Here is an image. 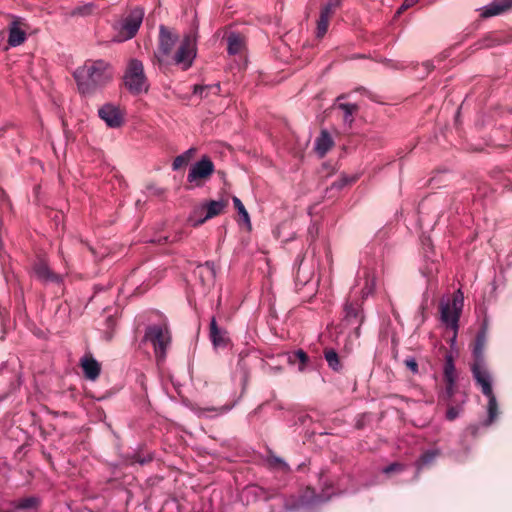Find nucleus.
<instances>
[{
  "instance_id": "54",
  "label": "nucleus",
  "mask_w": 512,
  "mask_h": 512,
  "mask_svg": "<svg viewBox=\"0 0 512 512\" xmlns=\"http://www.w3.org/2000/svg\"><path fill=\"white\" fill-rule=\"evenodd\" d=\"M148 461H150V459L143 458V459L139 460V463H140L141 465H144V464H145V463H147Z\"/></svg>"
},
{
  "instance_id": "27",
  "label": "nucleus",
  "mask_w": 512,
  "mask_h": 512,
  "mask_svg": "<svg viewBox=\"0 0 512 512\" xmlns=\"http://www.w3.org/2000/svg\"><path fill=\"white\" fill-rule=\"evenodd\" d=\"M26 40V33L22 30L16 21H13L9 28L8 44L11 47H16L24 43Z\"/></svg>"
},
{
  "instance_id": "52",
  "label": "nucleus",
  "mask_w": 512,
  "mask_h": 512,
  "mask_svg": "<svg viewBox=\"0 0 512 512\" xmlns=\"http://www.w3.org/2000/svg\"><path fill=\"white\" fill-rule=\"evenodd\" d=\"M299 272H300V269H298V271H297V274H296V281H300L301 283L306 284V283L308 282V280L301 281V280H300V276H299Z\"/></svg>"
},
{
  "instance_id": "26",
  "label": "nucleus",
  "mask_w": 512,
  "mask_h": 512,
  "mask_svg": "<svg viewBox=\"0 0 512 512\" xmlns=\"http://www.w3.org/2000/svg\"><path fill=\"white\" fill-rule=\"evenodd\" d=\"M244 47V39L240 33L232 31L227 35V52L229 55L239 54Z\"/></svg>"
},
{
  "instance_id": "22",
  "label": "nucleus",
  "mask_w": 512,
  "mask_h": 512,
  "mask_svg": "<svg viewBox=\"0 0 512 512\" xmlns=\"http://www.w3.org/2000/svg\"><path fill=\"white\" fill-rule=\"evenodd\" d=\"M334 146V141L330 133L323 129L315 140L314 150L319 157H324Z\"/></svg>"
},
{
  "instance_id": "56",
  "label": "nucleus",
  "mask_w": 512,
  "mask_h": 512,
  "mask_svg": "<svg viewBox=\"0 0 512 512\" xmlns=\"http://www.w3.org/2000/svg\"><path fill=\"white\" fill-rule=\"evenodd\" d=\"M7 397V394L0 395V403L4 401Z\"/></svg>"
},
{
  "instance_id": "8",
  "label": "nucleus",
  "mask_w": 512,
  "mask_h": 512,
  "mask_svg": "<svg viewBox=\"0 0 512 512\" xmlns=\"http://www.w3.org/2000/svg\"><path fill=\"white\" fill-rule=\"evenodd\" d=\"M464 306V294L461 289L453 293L452 299L440 302V318L443 324L457 332L459 319Z\"/></svg>"
},
{
  "instance_id": "16",
  "label": "nucleus",
  "mask_w": 512,
  "mask_h": 512,
  "mask_svg": "<svg viewBox=\"0 0 512 512\" xmlns=\"http://www.w3.org/2000/svg\"><path fill=\"white\" fill-rule=\"evenodd\" d=\"M342 0H327L321 6L319 18L316 22V37L322 38L328 30L330 18L341 7Z\"/></svg>"
},
{
  "instance_id": "38",
  "label": "nucleus",
  "mask_w": 512,
  "mask_h": 512,
  "mask_svg": "<svg viewBox=\"0 0 512 512\" xmlns=\"http://www.w3.org/2000/svg\"><path fill=\"white\" fill-rule=\"evenodd\" d=\"M445 390L443 394L441 395V399L445 402H451L452 398L455 395V388H456V381L452 382H445Z\"/></svg>"
},
{
  "instance_id": "3",
  "label": "nucleus",
  "mask_w": 512,
  "mask_h": 512,
  "mask_svg": "<svg viewBox=\"0 0 512 512\" xmlns=\"http://www.w3.org/2000/svg\"><path fill=\"white\" fill-rule=\"evenodd\" d=\"M335 495L332 485H326L320 493L312 487H306L298 496L284 499V508L287 512L304 510L316 512L320 506L327 503Z\"/></svg>"
},
{
  "instance_id": "13",
  "label": "nucleus",
  "mask_w": 512,
  "mask_h": 512,
  "mask_svg": "<svg viewBox=\"0 0 512 512\" xmlns=\"http://www.w3.org/2000/svg\"><path fill=\"white\" fill-rule=\"evenodd\" d=\"M145 10L143 7L137 6L133 8L129 14L120 23V38L118 42L127 41L136 36L143 22Z\"/></svg>"
},
{
  "instance_id": "10",
  "label": "nucleus",
  "mask_w": 512,
  "mask_h": 512,
  "mask_svg": "<svg viewBox=\"0 0 512 512\" xmlns=\"http://www.w3.org/2000/svg\"><path fill=\"white\" fill-rule=\"evenodd\" d=\"M365 318L363 302L359 299H346L343 305L342 322L344 325L354 328V335L356 338L361 336V326L364 323Z\"/></svg>"
},
{
  "instance_id": "57",
  "label": "nucleus",
  "mask_w": 512,
  "mask_h": 512,
  "mask_svg": "<svg viewBox=\"0 0 512 512\" xmlns=\"http://www.w3.org/2000/svg\"><path fill=\"white\" fill-rule=\"evenodd\" d=\"M204 215H205V212H204V213H202V214H199V215L197 216V218H203V216H204Z\"/></svg>"
},
{
  "instance_id": "30",
  "label": "nucleus",
  "mask_w": 512,
  "mask_h": 512,
  "mask_svg": "<svg viewBox=\"0 0 512 512\" xmlns=\"http://www.w3.org/2000/svg\"><path fill=\"white\" fill-rule=\"evenodd\" d=\"M443 376L445 382L457 381L456 367L454 357L451 353H446L445 363L443 366Z\"/></svg>"
},
{
  "instance_id": "31",
  "label": "nucleus",
  "mask_w": 512,
  "mask_h": 512,
  "mask_svg": "<svg viewBox=\"0 0 512 512\" xmlns=\"http://www.w3.org/2000/svg\"><path fill=\"white\" fill-rule=\"evenodd\" d=\"M288 361L291 364L299 362L298 370L303 372L306 368L307 363L309 362V356L304 350L298 349L289 354Z\"/></svg>"
},
{
  "instance_id": "14",
  "label": "nucleus",
  "mask_w": 512,
  "mask_h": 512,
  "mask_svg": "<svg viewBox=\"0 0 512 512\" xmlns=\"http://www.w3.org/2000/svg\"><path fill=\"white\" fill-rule=\"evenodd\" d=\"M32 272L35 278L43 285H62L64 278L61 274L55 273L44 258H38L32 265Z\"/></svg>"
},
{
  "instance_id": "33",
  "label": "nucleus",
  "mask_w": 512,
  "mask_h": 512,
  "mask_svg": "<svg viewBox=\"0 0 512 512\" xmlns=\"http://www.w3.org/2000/svg\"><path fill=\"white\" fill-rule=\"evenodd\" d=\"M324 358L327 361L328 367L333 371L339 372L342 369L339 355L334 349H325Z\"/></svg>"
},
{
  "instance_id": "17",
  "label": "nucleus",
  "mask_w": 512,
  "mask_h": 512,
  "mask_svg": "<svg viewBox=\"0 0 512 512\" xmlns=\"http://www.w3.org/2000/svg\"><path fill=\"white\" fill-rule=\"evenodd\" d=\"M98 116L109 128H119L124 124V114L119 106L105 103L98 110Z\"/></svg>"
},
{
  "instance_id": "2",
  "label": "nucleus",
  "mask_w": 512,
  "mask_h": 512,
  "mask_svg": "<svg viewBox=\"0 0 512 512\" xmlns=\"http://www.w3.org/2000/svg\"><path fill=\"white\" fill-rule=\"evenodd\" d=\"M113 68L103 59L87 60L73 72L78 92L82 96H91L113 80Z\"/></svg>"
},
{
  "instance_id": "11",
  "label": "nucleus",
  "mask_w": 512,
  "mask_h": 512,
  "mask_svg": "<svg viewBox=\"0 0 512 512\" xmlns=\"http://www.w3.org/2000/svg\"><path fill=\"white\" fill-rule=\"evenodd\" d=\"M214 171L213 161L207 155H204L191 166L187 175V182L191 184L192 188H200L212 176Z\"/></svg>"
},
{
  "instance_id": "7",
  "label": "nucleus",
  "mask_w": 512,
  "mask_h": 512,
  "mask_svg": "<svg viewBox=\"0 0 512 512\" xmlns=\"http://www.w3.org/2000/svg\"><path fill=\"white\" fill-rule=\"evenodd\" d=\"M197 37V27L185 34L177 51L170 57V64L180 66L183 71L190 69L197 56Z\"/></svg>"
},
{
  "instance_id": "25",
  "label": "nucleus",
  "mask_w": 512,
  "mask_h": 512,
  "mask_svg": "<svg viewBox=\"0 0 512 512\" xmlns=\"http://www.w3.org/2000/svg\"><path fill=\"white\" fill-rule=\"evenodd\" d=\"M507 43L497 33H488L472 45L474 50L488 49Z\"/></svg>"
},
{
  "instance_id": "42",
  "label": "nucleus",
  "mask_w": 512,
  "mask_h": 512,
  "mask_svg": "<svg viewBox=\"0 0 512 512\" xmlns=\"http://www.w3.org/2000/svg\"><path fill=\"white\" fill-rule=\"evenodd\" d=\"M146 189H147V191H148L150 194H152V195H154V196H157V197H161V196L164 194V192H165V190H164L163 188L158 187V186H157V185H155V184H148V185L146 186Z\"/></svg>"
},
{
  "instance_id": "47",
  "label": "nucleus",
  "mask_w": 512,
  "mask_h": 512,
  "mask_svg": "<svg viewBox=\"0 0 512 512\" xmlns=\"http://www.w3.org/2000/svg\"><path fill=\"white\" fill-rule=\"evenodd\" d=\"M423 245L424 247L426 248H429V249H432L433 248V245H432V241L430 238H426L425 240H423Z\"/></svg>"
},
{
  "instance_id": "24",
  "label": "nucleus",
  "mask_w": 512,
  "mask_h": 512,
  "mask_svg": "<svg viewBox=\"0 0 512 512\" xmlns=\"http://www.w3.org/2000/svg\"><path fill=\"white\" fill-rule=\"evenodd\" d=\"M221 92L220 82H216L213 84H195L192 87L193 96H198L200 99H207L209 96H219Z\"/></svg>"
},
{
  "instance_id": "21",
  "label": "nucleus",
  "mask_w": 512,
  "mask_h": 512,
  "mask_svg": "<svg viewBox=\"0 0 512 512\" xmlns=\"http://www.w3.org/2000/svg\"><path fill=\"white\" fill-rule=\"evenodd\" d=\"M441 454L440 449H428L420 454L418 459L415 461V467H416V474L415 478L419 477L420 472L426 468L431 466L436 458Z\"/></svg>"
},
{
  "instance_id": "40",
  "label": "nucleus",
  "mask_w": 512,
  "mask_h": 512,
  "mask_svg": "<svg viewBox=\"0 0 512 512\" xmlns=\"http://www.w3.org/2000/svg\"><path fill=\"white\" fill-rule=\"evenodd\" d=\"M406 468L405 464L399 463V462H393L389 464L388 466L384 467L382 469V473L384 474H390L392 472L400 473L403 472Z\"/></svg>"
},
{
  "instance_id": "9",
  "label": "nucleus",
  "mask_w": 512,
  "mask_h": 512,
  "mask_svg": "<svg viewBox=\"0 0 512 512\" xmlns=\"http://www.w3.org/2000/svg\"><path fill=\"white\" fill-rule=\"evenodd\" d=\"M228 206L227 199L206 200L195 207L188 217V222L192 227H199L206 221L221 215Z\"/></svg>"
},
{
  "instance_id": "59",
  "label": "nucleus",
  "mask_w": 512,
  "mask_h": 512,
  "mask_svg": "<svg viewBox=\"0 0 512 512\" xmlns=\"http://www.w3.org/2000/svg\"><path fill=\"white\" fill-rule=\"evenodd\" d=\"M270 512H275V510L273 508H271Z\"/></svg>"
},
{
  "instance_id": "48",
  "label": "nucleus",
  "mask_w": 512,
  "mask_h": 512,
  "mask_svg": "<svg viewBox=\"0 0 512 512\" xmlns=\"http://www.w3.org/2000/svg\"><path fill=\"white\" fill-rule=\"evenodd\" d=\"M196 152V149L195 148H189L188 150H186L185 152H183L184 154H186L189 158H191V156Z\"/></svg>"
},
{
  "instance_id": "15",
  "label": "nucleus",
  "mask_w": 512,
  "mask_h": 512,
  "mask_svg": "<svg viewBox=\"0 0 512 512\" xmlns=\"http://www.w3.org/2000/svg\"><path fill=\"white\" fill-rule=\"evenodd\" d=\"M208 336L214 350L228 349L233 346L230 333L218 324L215 316L210 319Z\"/></svg>"
},
{
  "instance_id": "32",
  "label": "nucleus",
  "mask_w": 512,
  "mask_h": 512,
  "mask_svg": "<svg viewBox=\"0 0 512 512\" xmlns=\"http://www.w3.org/2000/svg\"><path fill=\"white\" fill-rule=\"evenodd\" d=\"M97 9L94 2H88L73 8L70 12L71 17H87L92 15Z\"/></svg>"
},
{
  "instance_id": "44",
  "label": "nucleus",
  "mask_w": 512,
  "mask_h": 512,
  "mask_svg": "<svg viewBox=\"0 0 512 512\" xmlns=\"http://www.w3.org/2000/svg\"><path fill=\"white\" fill-rule=\"evenodd\" d=\"M186 164L185 160H184V157L181 156V155H178L177 157H175V159L173 160V163H172V169L173 170H178L182 165Z\"/></svg>"
},
{
  "instance_id": "1",
  "label": "nucleus",
  "mask_w": 512,
  "mask_h": 512,
  "mask_svg": "<svg viewBox=\"0 0 512 512\" xmlns=\"http://www.w3.org/2000/svg\"><path fill=\"white\" fill-rule=\"evenodd\" d=\"M488 334V319L484 318L479 330L476 333L474 343L472 346V362L470 363V370L473 379L477 385L481 387V391L488 399L487 404V419L483 421L485 427L490 426L498 414V403L496 396L492 389V377L488 370V365L485 357V346L487 343Z\"/></svg>"
},
{
  "instance_id": "5",
  "label": "nucleus",
  "mask_w": 512,
  "mask_h": 512,
  "mask_svg": "<svg viewBox=\"0 0 512 512\" xmlns=\"http://www.w3.org/2000/svg\"><path fill=\"white\" fill-rule=\"evenodd\" d=\"M125 88L132 95L147 93L149 90L148 79L144 72L142 61L133 58L128 61L123 75Z\"/></svg>"
},
{
  "instance_id": "49",
  "label": "nucleus",
  "mask_w": 512,
  "mask_h": 512,
  "mask_svg": "<svg viewBox=\"0 0 512 512\" xmlns=\"http://www.w3.org/2000/svg\"><path fill=\"white\" fill-rule=\"evenodd\" d=\"M183 237V233L182 232H179L177 233L174 238L171 240V242H177V241H180Z\"/></svg>"
},
{
  "instance_id": "43",
  "label": "nucleus",
  "mask_w": 512,
  "mask_h": 512,
  "mask_svg": "<svg viewBox=\"0 0 512 512\" xmlns=\"http://www.w3.org/2000/svg\"><path fill=\"white\" fill-rule=\"evenodd\" d=\"M481 427H485L483 425V422L482 423H476V424H470L466 431L472 436V437H477L478 433H479V430Z\"/></svg>"
},
{
  "instance_id": "51",
  "label": "nucleus",
  "mask_w": 512,
  "mask_h": 512,
  "mask_svg": "<svg viewBox=\"0 0 512 512\" xmlns=\"http://www.w3.org/2000/svg\"><path fill=\"white\" fill-rule=\"evenodd\" d=\"M356 91L359 92V93H362V94H366L368 91L365 87H358L356 88Z\"/></svg>"
},
{
  "instance_id": "19",
  "label": "nucleus",
  "mask_w": 512,
  "mask_h": 512,
  "mask_svg": "<svg viewBox=\"0 0 512 512\" xmlns=\"http://www.w3.org/2000/svg\"><path fill=\"white\" fill-rule=\"evenodd\" d=\"M80 367L83 375L90 381H95L101 373L100 363L89 352L80 359Z\"/></svg>"
},
{
  "instance_id": "12",
  "label": "nucleus",
  "mask_w": 512,
  "mask_h": 512,
  "mask_svg": "<svg viewBox=\"0 0 512 512\" xmlns=\"http://www.w3.org/2000/svg\"><path fill=\"white\" fill-rule=\"evenodd\" d=\"M177 41V35L173 34L166 26L160 25L158 49L155 51L159 66L170 65L171 52Z\"/></svg>"
},
{
  "instance_id": "46",
  "label": "nucleus",
  "mask_w": 512,
  "mask_h": 512,
  "mask_svg": "<svg viewBox=\"0 0 512 512\" xmlns=\"http://www.w3.org/2000/svg\"><path fill=\"white\" fill-rule=\"evenodd\" d=\"M417 2H418V0H404L403 1L405 6L408 7V8L414 6Z\"/></svg>"
},
{
  "instance_id": "39",
  "label": "nucleus",
  "mask_w": 512,
  "mask_h": 512,
  "mask_svg": "<svg viewBox=\"0 0 512 512\" xmlns=\"http://www.w3.org/2000/svg\"><path fill=\"white\" fill-rule=\"evenodd\" d=\"M355 177L342 176L331 184V189L341 190L348 184L355 182Z\"/></svg>"
},
{
  "instance_id": "37",
  "label": "nucleus",
  "mask_w": 512,
  "mask_h": 512,
  "mask_svg": "<svg viewBox=\"0 0 512 512\" xmlns=\"http://www.w3.org/2000/svg\"><path fill=\"white\" fill-rule=\"evenodd\" d=\"M465 402H466V396L464 397V399L462 400L460 405L449 406L446 411V415H445L446 419L449 421L455 420L462 412V410H463L462 405Z\"/></svg>"
},
{
  "instance_id": "23",
  "label": "nucleus",
  "mask_w": 512,
  "mask_h": 512,
  "mask_svg": "<svg viewBox=\"0 0 512 512\" xmlns=\"http://www.w3.org/2000/svg\"><path fill=\"white\" fill-rule=\"evenodd\" d=\"M41 498L36 495H32L25 498H20L16 500H12L10 502V506L14 510H32L37 511L41 505Z\"/></svg>"
},
{
  "instance_id": "18",
  "label": "nucleus",
  "mask_w": 512,
  "mask_h": 512,
  "mask_svg": "<svg viewBox=\"0 0 512 512\" xmlns=\"http://www.w3.org/2000/svg\"><path fill=\"white\" fill-rule=\"evenodd\" d=\"M243 496L245 497L247 503L257 502L260 500L267 502L277 497L278 492L276 489H269L257 484H250L243 489Z\"/></svg>"
},
{
  "instance_id": "55",
  "label": "nucleus",
  "mask_w": 512,
  "mask_h": 512,
  "mask_svg": "<svg viewBox=\"0 0 512 512\" xmlns=\"http://www.w3.org/2000/svg\"><path fill=\"white\" fill-rule=\"evenodd\" d=\"M180 155L184 157V160H185V162L187 164L189 162L190 158L186 154H184V153H182Z\"/></svg>"
},
{
  "instance_id": "50",
  "label": "nucleus",
  "mask_w": 512,
  "mask_h": 512,
  "mask_svg": "<svg viewBox=\"0 0 512 512\" xmlns=\"http://www.w3.org/2000/svg\"><path fill=\"white\" fill-rule=\"evenodd\" d=\"M407 9H408V7H406L405 4L402 3V5L397 10V14L399 15V14H401L403 11H405Z\"/></svg>"
},
{
  "instance_id": "35",
  "label": "nucleus",
  "mask_w": 512,
  "mask_h": 512,
  "mask_svg": "<svg viewBox=\"0 0 512 512\" xmlns=\"http://www.w3.org/2000/svg\"><path fill=\"white\" fill-rule=\"evenodd\" d=\"M233 204L235 209L237 210L239 216L241 217L242 221L247 225L248 229H251V221L249 213L247 212L245 206L243 205L242 201L234 196L233 197Z\"/></svg>"
},
{
  "instance_id": "4",
  "label": "nucleus",
  "mask_w": 512,
  "mask_h": 512,
  "mask_svg": "<svg viewBox=\"0 0 512 512\" xmlns=\"http://www.w3.org/2000/svg\"><path fill=\"white\" fill-rule=\"evenodd\" d=\"M142 342H148L152 345L157 365L163 364L172 343V336L168 324L162 322L160 324L148 325L145 328Z\"/></svg>"
},
{
  "instance_id": "53",
  "label": "nucleus",
  "mask_w": 512,
  "mask_h": 512,
  "mask_svg": "<svg viewBox=\"0 0 512 512\" xmlns=\"http://www.w3.org/2000/svg\"><path fill=\"white\" fill-rule=\"evenodd\" d=\"M347 97L346 94H341L336 98V102H339L340 100H344Z\"/></svg>"
},
{
  "instance_id": "58",
  "label": "nucleus",
  "mask_w": 512,
  "mask_h": 512,
  "mask_svg": "<svg viewBox=\"0 0 512 512\" xmlns=\"http://www.w3.org/2000/svg\"><path fill=\"white\" fill-rule=\"evenodd\" d=\"M89 250L94 253V249L92 247H89Z\"/></svg>"
},
{
  "instance_id": "28",
  "label": "nucleus",
  "mask_w": 512,
  "mask_h": 512,
  "mask_svg": "<svg viewBox=\"0 0 512 512\" xmlns=\"http://www.w3.org/2000/svg\"><path fill=\"white\" fill-rule=\"evenodd\" d=\"M269 454L265 457L264 462L270 469H280L284 472H289L290 466L288 463L281 457L273 454L271 449H268Z\"/></svg>"
},
{
  "instance_id": "6",
  "label": "nucleus",
  "mask_w": 512,
  "mask_h": 512,
  "mask_svg": "<svg viewBox=\"0 0 512 512\" xmlns=\"http://www.w3.org/2000/svg\"><path fill=\"white\" fill-rule=\"evenodd\" d=\"M250 349L245 348L238 352V360L236 364V368L232 374L234 379L238 378L241 384V393L237 399H235L230 404H225L219 408H210L209 411H216L219 415H223L228 413L232 408L239 402L241 397L246 393L248 383L250 380V364L248 362V357L250 355Z\"/></svg>"
},
{
  "instance_id": "36",
  "label": "nucleus",
  "mask_w": 512,
  "mask_h": 512,
  "mask_svg": "<svg viewBox=\"0 0 512 512\" xmlns=\"http://www.w3.org/2000/svg\"><path fill=\"white\" fill-rule=\"evenodd\" d=\"M376 288V280L374 277H370L369 275L365 278V285L361 289V299L360 301L364 302L366 298L372 295L375 292Z\"/></svg>"
},
{
  "instance_id": "41",
  "label": "nucleus",
  "mask_w": 512,
  "mask_h": 512,
  "mask_svg": "<svg viewBox=\"0 0 512 512\" xmlns=\"http://www.w3.org/2000/svg\"><path fill=\"white\" fill-rule=\"evenodd\" d=\"M404 364L408 370H410L414 375L419 373V367L417 360L414 356H408L404 360Z\"/></svg>"
},
{
  "instance_id": "34",
  "label": "nucleus",
  "mask_w": 512,
  "mask_h": 512,
  "mask_svg": "<svg viewBox=\"0 0 512 512\" xmlns=\"http://www.w3.org/2000/svg\"><path fill=\"white\" fill-rule=\"evenodd\" d=\"M204 270L207 271V277L210 280H214L216 278V268L213 261H206L205 263L197 266L195 273L198 274L202 282L204 281Z\"/></svg>"
},
{
  "instance_id": "20",
  "label": "nucleus",
  "mask_w": 512,
  "mask_h": 512,
  "mask_svg": "<svg viewBox=\"0 0 512 512\" xmlns=\"http://www.w3.org/2000/svg\"><path fill=\"white\" fill-rule=\"evenodd\" d=\"M512 9V0H494L480 8L481 18H490Z\"/></svg>"
},
{
  "instance_id": "29",
  "label": "nucleus",
  "mask_w": 512,
  "mask_h": 512,
  "mask_svg": "<svg viewBox=\"0 0 512 512\" xmlns=\"http://www.w3.org/2000/svg\"><path fill=\"white\" fill-rule=\"evenodd\" d=\"M343 112V122L351 127L354 122V114L358 112L359 106L356 103H339L337 106Z\"/></svg>"
},
{
  "instance_id": "45",
  "label": "nucleus",
  "mask_w": 512,
  "mask_h": 512,
  "mask_svg": "<svg viewBox=\"0 0 512 512\" xmlns=\"http://www.w3.org/2000/svg\"><path fill=\"white\" fill-rule=\"evenodd\" d=\"M364 417H365V415H361V416L357 419L356 424H355V427H356L357 429H362V428L364 427Z\"/></svg>"
}]
</instances>
